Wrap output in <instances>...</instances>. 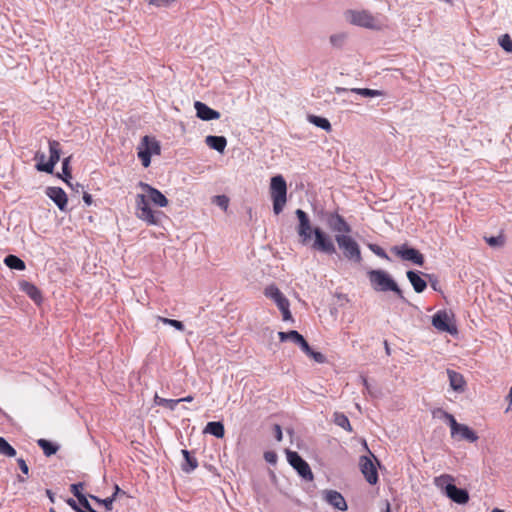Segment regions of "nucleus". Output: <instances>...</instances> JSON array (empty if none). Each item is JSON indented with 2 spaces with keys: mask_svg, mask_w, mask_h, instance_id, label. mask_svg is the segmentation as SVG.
<instances>
[{
  "mask_svg": "<svg viewBox=\"0 0 512 512\" xmlns=\"http://www.w3.org/2000/svg\"><path fill=\"white\" fill-rule=\"evenodd\" d=\"M333 417H334V423L337 426L345 429L348 432H352V426L350 424V421L344 413L335 412Z\"/></svg>",
  "mask_w": 512,
  "mask_h": 512,
  "instance_id": "bb28decb",
  "label": "nucleus"
},
{
  "mask_svg": "<svg viewBox=\"0 0 512 512\" xmlns=\"http://www.w3.org/2000/svg\"><path fill=\"white\" fill-rule=\"evenodd\" d=\"M17 463H18V466H19L20 470L25 475V476L18 475V481L19 482H25L27 477H28V475H29V467H28L26 461L23 458H18L17 459Z\"/></svg>",
  "mask_w": 512,
  "mask_h": 512,
  "instance_id": "f704fd0d",
  "label": "nucleus"
},
{
  "mask_svg": "<svg viewBox=\"0 0 512 512\" xmlns=\"http://www.w3.org/2000/svg\"><path fill=\"white\" fill-rule=\"evenodd\" d=\"M214 203L217 204L222 209L227 210L228 205H229V199L225 195H218V196H215Z\"/></svg>",
  "mask_w": 512,
  "mask_h": 512,
  "instance_id": "a19ab883",
  "label": "nucleus"
},
{
  "mask_svg": "<svg viewBox=\"0 0 512 512\" xmlns=\"http://www.w3.org/2000/svg\"><path fill=\"white\" fill-rule=\"evenodd\" d=\"M407 278L409 279L410 283L412 284L415 292L421 293L426 289V287H427L426 281L424 279H422L416 272L408 271Z\"/></svg>",
  "mask_w": 512,
  "mask_h": 512,
  "instance_id": "5701e85b",
  "label": "nucleus"
},
{
  "mask_svg": "<svg viewBox=\"0 0 512 512\" xmlns=\"http://www.w3.org/2000/svg\"><path fill=\"white\" fill-rule=\"evenodd\" d=\"M307 356L311 357L317 363H324L326 361V357L321 352H316L312 349Z\"/></svg>",
  "mask_w": 512,
  "mask_h": 512,
  "instance_id": "37998d69",
  "label": "nucleus"
},
{
  "mask_svg": "<svg viewBox=\"0 0 512 512\" xmlns=\"http://www.w3.org/2000/svg\"><path fill=\"white\" fill-rule=\"evenodd\" d=\"M175 0H149L150 4H153L155 6L161 7V6H168L171 3H173Z\"/></svg>",
  "mask_w": 512,
  "mask_h": 512,
  "instance_id": "49530a36",
  "label": "nucleus"
},
{
  "mask_svg": "<svg viewBox=\"0 0 512 512\" xmlns=\"http://www.w3.org/2000/svg\"><path fill=\"white\" fill-rule=\"evenodd\" d=\"M274 458H275V455L274 454H271V453H266L265 454V459L269 462H273L274 461Z\"/></svg>",
  "mask_w": 512,
  "mask_h": 512,
  "instance_id": "4d7b16f0",
  "label": "nucleus"
},
{
  "mask_svg": "<svg viewBox=\"0 0 512 512\" xmlns=\"http://www.w3.org/2000/svg\"><path fill=\"white\" fill-rule=\"evenodd\" d=\"M367 276L375 291H393L399 298L404 299L402 290L386 271L370 270L367 272Z\"/></svg>",
  "mask_w": 512,
  "mask_h": 512,
  "instance_id": "20e7f679",
  "label": "nucleus"
},
{
  "mask_svg": "<svg viewBox=\"0 0 512 512\" xmlns=\"http://www.w3.org/2000/svg\"><path fill=\"white\" fill-rule=\"evenodd\" d=\"M385 512H391L390 504L387 502Z\"/></svg>",
  "mask_w": 512,
  "mask_h": 512,
  "instance_id": "680f3d73",
  "label": "nucleus"
},
{
  "mask_svg": "<svg viewBox=\"0 0 512 512\" xmlns=\"http://www.w3.org/2000/svg\"><path fill=\"white\" fill-rule=\"evenodd\" d=\"M275 429V438L277 441H281L282 440V430H281V427L279 425H275L274 427Z\"/></svg>",
  "mask_w": 512,
  "mask_h": 512,
  "instance_id": "3c124183",
  "label": "nucleus"
},
{
  "mask_svg": "<svg viewBox=\"0 0 512 512\" xmlns=\"http://www.w3.org/2000/svg\"><path fill=\"white\" fill-rule=\"evenodd\" d=\"M38 446L43 450L45 456L49 457L54 455L58 451V446L51 443L46 439H39L37 441Z\"/></svg>",
  "mask_w": 512,
  "mask_h": 512,
  "instance_id": "cd10ccee",
  "label": "nucleus"
},
{
  "mask_svg": "<svg viewBox=\"0 0 512 512\" xmlns=\"http://www.w3.org/2000/svg\"><path fill=\"white\" fill-rule=\"evenodd\" d=\"M344 39H345L344 34H335L330 37V42L334 46H340L343 43Z\"/></svg>",
  "mask_w": 512,
  "mask_h": 512,
  "instance_id": "a18cd8bd",
  "label": "nucleus"
},
{
  "mask_svg": "<svg viewBox=\"0 0 512 512\" xmlns=\"http://www.w3.org/2000/svg\"><path fill=\"white\" fill-rule=\"evenodd\" d=\"M154 401L157 405L169 408L170 410H174L176 406L181 402V400L166 399L158 395H155Z\"/></svg>",
  "mask_w": 512,
  "mask_h": 512,
  "instance_id": "c756f323",
  "label": "nucleus"
},
{
  "mask_svg": "<svg viewBox=\"0 0 512 512\" xmlns=\"http://www.w3.org/2000/svg\"><path fill=\"white\" fill-rule=\"evenodd\" d=\"M205 143L211 149H214V150L222 153L226 148L227 140L224 136L209 135L205 138Z\"/></svg>",
  "mask_w": 512,
  "mask_h": 512,
  "instance_id": "4be33fe9",
  "label": "nucleus"
},
{
  "mask_svg": "<svg viewBox=\"0 0 512 512\" xmlns=\"http://www.w3.org/2000/svg\"><path fill=\"white\" fill-rule=\"evenodd\" d=\"M84 485L82 483H75L70 486V491L78 499V502L82 501L86 496L82 493Z\"/></svg>",
  "mask_w": 512,
  "mask_h": 512,
  "instance_id": "e433bc0d",
  "label": "nucleus"
},
{
  "mask_svg": "<svg viewBox=\"0 0 512 512\" xmlns=\"http://www.w3.org/2000/svg\"><path fill=\"white\" fill-rule=\"evenodd\" d=\"M138 186L145 194H138L135 199L136 216L138 219L146 222L148 225H158L160 220L158 213L153 211L150 203L158 207H166L169 204L166 196L158 189L148 183L139 182Z\"/></svg>",
  "mask_w": 512,
  "mask_h": 512,
  "instance_id": "f257e3e1",
  "label": "nucleus"
},
{
  "mask_svg": "<svg viewBox=\"0 0 512 512\" xmlns=\"http://www.w3.org/2000/svg\"><path fill=\"white\" fill-rule=\"evenodd\" d=\"M46 195L57 205L61 211H66L68 198L60 187H47Z\"/></svg>",
  "mask_w": 512,
  "mask_h": 512,
  "instance_id": "4468645a",
  "label": "nucleus"
},
{
  "mask_svg": "<svg viewBox=\"0 0 512 512\" xmlns=\"http://www.w3.org/2000/svg\"><path fill=\"white\" fill-rule=\"evenodd\" d=\"M287 459L289 464L299 473L301 477L306 480H313V473L308 463L294 451L287 452Z\"/></svg>",
  "mask_w": 512,
  "mask_h": 512,
  "instance_id": "9b49d317",
  "label": "nucleus"
},
{
  "mask_svg": "<svg viewBox=\"0 0 512 512\" xmlns=\"http://www.w3.org/2000/svg\"><path fill=\"white\" fill-rule=\"evenodd\" d=\"M182 454L186 460V464L188 467L184 466L183 470L186 472H190L197 468L198 462L196 458L192 457L188 450H182Z\"/></svg>",
  "mask_w": 512,
  "mask_h": 512,
  "instance_id": "473e14b6",
  "label": "nucleus"
},
{
  "mask_svg": "<svg viewBox=\"0 0 512 512\" xmlns=\"http://www.w3.org/2000/svg\"><path fill=\"white\" fill-rule=\"evenodd\" d=\"M449 322L450 318L445 311H438L432 318V324L437 330L453 333L456 331V328Z\"/></svg>",
  "mask_w": 512,
  "mask_h": 512,
  "instance_id": "2eb2a0df",
  "label": "nucleus"
},
{
  "mask_svg": "<svg viewBox=\"0 0 512 512\" xmlns=\"http://www.w3.org/2000/svg\"><path fill=\"white\" fill-rule=\"evenodd\" d=\"M264 295L275 302L282 313L283 321H293V317L290 312V302L276 285H268L264 289Z\"/></svg>",
  "mask_w": 512,
  "mask_h": 512,
  "instance_id": "1a4fd4ad",
  "label": "nucleus"
},
{
  "mask_svg": "<svg viewBox=\"0 0 512 512\" xmlns=\"http://www.w3.org/2000/svg\"><path fill=\"white\" fill-rule=\"evenodd\" d=\"M67 504L73 509L75 510L76 512H79L80 511V504H77V502L70 498L67 500Z\"/></svg>",
  "mask_w": 512,
  "mask_h": 512,
  "instance_id": "8fccbe9b",
  "label": "nucleus"
},
{
  "mask_svg": "<svg viewBox=\"0 0 512 512\" xmlns=\"http://www.w3.org/2000/svg\"><path fill=\"white\" fill-rule=\"evenodd\" d=\"M499 45L507 52H512V39L508 34H504L499 38Z\"/></svg>",
  "mask_w": 512,
  "mask_h": 512,
  "instance_id": "4c0bfd02",
  "label": "nucleus"
},
{
  "mask_svg": "<svg viewBox=\"0 0 512 512\" xmlns=\"http://www.w3.org/2000/svg\"><path fill=\"white\" fill-rule=\"evenodd\" d=\"M432 414H433V417H441V418L445 419L450 426L451 436L452 437L456 436V429L459 427L460 423H458L456 421L455 417L452 414L446 412L445 410H443L441 408H437V409L433 410Z\"/></svg>",
  "mask_w": 512,
  "mask_h": 512,
  "instance_id": "aec40b11",
  "label": "nucleus"
},
{
  "mask_svg": "<svg viewBox=\"0 0 512 512\" xmlns=\"http://www.w3.org/2000/svg\"><path fill=\"white\" fill-rule=\"evenodd\" d=\"M83 200H84V202L87 205H91L92 204V196L90 194H88V193H84Z\"/></svg>",
  "mask_w": 512,
  "mask_h": 512,
  "instance_id": "603ef678",
  "label": "nucleus"
},
{
  "mask_svg": "<svg viewBox=\"0 0 512 512\" xmlns=\"http://www.w3.org/2000/svg\"><path fill=\"white\" fill-rule=\"evenodd\" d=\"M301 350L308 355L309 352H311V347L309 346L308 342L303 338L298 344H297Z\"/></svg>",
  "mask_w": 512,
  "mask_h": 512,
  "instance_id": "de8ad7c7",
  "label": "nucleus"
},
{
  "mask_svg": "<svg viewBox=\"0 0 512 512\" xmlns=\"http://www.w3.org/2000/svg\"><path fill=\"white\" fill-rule=\"evenodd\" d=\"M324 499L328 504L341 511H346L348 508L344 497L335 490L325 491Z\"/></svg>",
  "mask_w": 512,
  "mask_h": 512,
  "instance_id": "f3484780",
  "label": "nucleus"
},
{
  "mask_svg": "<svg viewBox=\"0 0 512 512\" xmlns=\"http://www.w3.org/2000/svg\"><path fill=\"white\" fill-rule=\"evenodd\" d=\"M485 240L492 247L502 246L505 243V239L501 235L497 237H486Z\"/></svg>",
  "mask_w": 512,
  "mask_h": 512,
  "instance_id": "ea45409f",
  "label": "nucleus"
},
{
  "mask_svg": "<svg viewBox=\"0 0 512 512\" xmlns=\"http://www.w3.org/2000/svg\"><path fill=\"white\" fill-rule=\"evenodd\" d=\"M90 498L99 504H101V502L103 501V499H100L94 495H90Z\"/></svg>",
  "mask_w": 512,
  "mask_h": 512,
  "instance_id": "bf43d9fd",
  "label": "nucleus"
},
{
  "mask_svg": "<svg viewBox=\"0 0 512 512\" xmlns=\"http://www.w3.org/2000/svg\"><path fill=\"white\" fill-rule=\"evenodd\" d=\"M454 477L449 474H443L435 478L436 487L441 489L445 495L457 504H466L469 501L467 490L457 488L454 485Z\"/></svg>",
  "mask_w": 512,
  "mask_h": 512,
  "instance_id": "7ed1b4c3",
  "label": "nucleus"
},
{
  "mask_svg": "<svg viewBox=\"0 0 512 512\" xmlns=\"http://www.w3.org/2000/svg\"><path fill=\"white\" fill-rule=\"evenodd\" d=\"M369 248L370 250L375 253L377 256L383 258V259H386V260H389V256L387 255V253L384 251V249H382L380 246L376 245V244H370L369 245Z\"/></svg>",
  "mask_w": 512,
  "mask_h": 512,
  "instance_id": "79ce46f5",
  "label": "nucleus"
},
{
  "mask_svg": "<svg viewBox=\"0 0 512 512\" xmlns=\"http://www.w3.org/2000/svg\"><path fill=\"white\" fill-rule=\"evenodd\" d=\"M359 466L362 474L369 484H376L378 482V472L377 469L372 462V460L367 456L360 457Z\"/></svg>",
  "mask_w": 512,
  "mask_h": 512,
  "instance_id": "ddd939ff",
  "label": "nucleus"
},
{
  "mask_svg": "<svg viewBox=\"0 0 512 512\" xmlns=\"http://www.w3.org/2000/svg\"><path fill=\"white\" fill-rule=\"evenodd\" d=\"M351 92L359 94L363 97H378L383 95L382 91L369 88H353L351 89Z\"/></svg>",
  "mask_w": 512,
  "mask_h": 512,
  "instance_id": "2f4dec72",
  "label": "nucleus"
},
{
  "mask_svg": "<svg viewBox=\"0 0 512 512\" xmlns=\"http://www.w3.org/2000/svg\"><path fill=\"white\" fill-rule=\"evenodd\" d=\"M279 339L281 342L290 340L294 342L295 344H298L304 337L297 332L296 330H291L288 332H279L278 333Z\"/></svg>",
  "mask_w": 512,
  "mask_h": 512,
  "instance_id": "c85d7f7f",
  "label": "nucleus"
},
{
  "mask_svg": "<svg viewBox=\"0 0 512 512\" xmlns=\"http://www.w3.org/2000/svg\"><path fill=\"white\" fill-rule=\"evenodd\" d=\"M70 160H71V156L66 157L63 160V162H62V171H63V174H64L63 180L69 186H71V184L69 182V179L72 177V175H71V168H70V165H69L70 164Z\"/></svg>",
  "mask_w": 512,
  "mask_h": 512,
  "instance_id": "72a5a7b5",
  "label": "nucleus"
},
{
  "mask_svg": "<svg viewBox=\"0 0 512 512\" xmlns=\"http://www.w3.org/2000/svg\"><path fill=\"white\" fill-rule=\"evenodd\" d=\"M158 320L161 321L163 324H167V325H170V326L176 328L179 331L184 330V324L181 321L169 319V318H165V317H161V316H158Z\"/></svg>",
  "mask_w": 512,
  "mask_h": 512,
  "instance_id": "c9c22d12",
  "label": "nucleus"
},
{
  "mask_svg": "<svg viewBox=\"0 0 512 512\" xmlns=\"http://www.w3.org/2000/svg\"><path fill=\"white\" fill-rule=\"evenodd\" d=\"M114 501H115L114 497H107V498L103 499L101 504H103L105 506L107 511H110V510H112V504Z\"/></svg>",
  "mask_w": 512,
  "mask_h": 512,
  "instance_id": "09e8293b",
  "label": "nucleus"
},
{
  "mask_svg": "<svg viewBox=\"0 0 512 512\" xmlns=\"http://www.w3.org/2000/svg\"><path fill=\"white\" fill-rule=\"evenodd\" d=\"M384 344H385L386 353L389 355L390 354V348H389L388 342L385 341Z\"/></svg>",
  "mask_w": 512,
  "mask_h": 512,
  "instance_id": "052dcab7",
  "label": "nucleus"
},
{
  "mask_svg": "<svg viewBox=\"0 0 512 512\" xmlns=\"http://www.w3.org/2000/svg\"><path fill=\"white\" fill-rule=\"evenodd\" d=\"M194 397L192 395H188L186 397L180 398L181 402H192Z\"/></svg>",
  "mask_w": 512,
  "mask_h": 512,
  "instance_id": "6e6d98bb",
  "label": "nucleus"
},
{
  "mask_svg": "<svg viewBox=\"0 0 512 512\" xmlns=\"http://www.w3.org/2000/svg\"><path fill=\"white\" fill-rule=\"evenodd\" d=\"M114 490H115V491H114L113 495L111 496V497H114V500L116 499L117 495H119V494H125V492H124V491H122V490L119 488V486H118V485H115Z\"/></svg>",
  "mask_w": 512,
  "mask_h": 512,
  "instance_id": "864d4df0",
  "label": "nucleus"
},
{
  "mask_svg": "<svg viewBox=\"0 0 512 512\" xmlns=\"http://www.w3.org/2000/svg\"><path fill=\"white\" fill-rule=\"evenodd\" d=\"M0 454L6 457H14L16 450L3 437H0Z\"/></svg>",
  "mask_w": 512,
  "mask_h": 512,
  "instance_id": "7c9ffc66",
  "label": "nucleus"
},
{
  "mask_svg": "<svg viewBox=\"0 0 512 512\" xmlns=\"http://www.w3.org/2000/svg\"><path fill=\"white\" fill-rule=\"evenodd\" d=\"M204 433H209L217 438H223L225 435L224 425L219 421L208 422L204 429Z\"/></svg>",
  "mask_w": 512,
  "mask_h": 512,
  "instance_id": "b1692460",
  "label": "nucleus"
},
{
  "mask_svg": "<svg viewBox=\"0 0 512 512\" xmlns=\"http://www.w3.org/2000/svg\"><path fill=\"white\" fill-rule=\"evenodd\" d=\"M270 196L273 202V211L279 215L287 202V184L282 175L271 178Z\"/></svg>",
  "mask_w": 512,
  "mask_h": 512,
  "instance_id": "423d86ee",
  "label": "nucleus"
},
{
  "mask_svg": "<svg viewBox=\"0 0 512 512\" xmlns=\"http://www.w3.org/2000/svg\"><path fill=\"white\" fill-rule=\"evenodd\" d=\"M50 512H56V511H54L53 509H51V510H50Z\"/></svg>",
  "mask_w": 512,
  "mask_h": 512,
  "instance_id": "0e129e2a",
  "label": "nucleus"
},
{
  "mask_svg": "<svg viewBox=\"0 0 512 512\" xmlns=\"http://www.w3.org/2000/svg\"><path fill=\"white\" fill-rule=\"evenodd\" d=\"M194 108L196 110V116L204 121L214 120L220 118V113L201 101H196L194 103Z\"/></svg>",
  "mask_w": 512,
  "mask_h": 512,
  "instance_id": "dca6fc26",
  "label": "nucleus"
},
{
  "mask_svg": "<svg viewBox=\"0 0 512 512\" xmlns=\"http://www.w3.org/2000/svg\"><path fill=\"white\" fill-rule=\"evenodd\" d=\"M4 263L10 269L22 271V270H25V268H26L25 262L15 255L6 256L4 259Z\"/></svg>",
  "mask_w": 512,
  "mask_h": 512,
  "instance_id": "393cba45",
  "label": "nucleus"
},
{
  "mask_svg": "<svg viewBox=\"0 0 512 512\" xmlns=\"http://www.w3.org/2000/svg\"><path fill=\"white\" fill-rule=\"evenodd\" d=\"M335 240L347 260L356 263H360L362 261L360 246L351 236L337 234L335 236Z\"/></svg>",
  "mask_w": 512,
  "mask_h": 512,
  "instance_id": "6e6552de",
  "label": "nucleus"
},
{
  "mask_svg": "<svg viewBox=\"0 0 512 512\" xmlns=\"http://www.w3.org/2000/svg\"><path fill=\"white\" fill-rule=\"evenodd\" d=\"M337 222H338V225L334 227V230L335 231H338V232H344V233H349L351 231V228L350 226L348 225V223L344 220L343 217L341 216H337Z\"/></svg>",
  "mask_w": 512,
  "mask_h": 512,
  "instance_id": "58836bf2",
  "label": "nucleus"
},
{
  "mask_svg": "<svg viewBox=\"0 0 512 512\" xmlns=\"http://www.w3.org/2000/svg\"><path fill=\"white\" fill-rule=\"evenodd\" d=\"M454 438H457L458 440H467L471 443L478 440L477 434L465 424H459V427L456 429V436Z\"/></svg>",
  "mask_w": 512,
  "mask_h": 512,
  "instance_id": "412c9836",
  "label": "nucleus"
},
{
  "mask_svg": "<svg viewBox=\"0 0 512 512\" xmlns=\"http://www.w3.org/2000/svg\"><path fill=\"white\" fill-rule=\"evenodd\" d=\"M46 494L48 496V498L50 499L51 502H54V494L51 490L47 489L46 490Z\"/></svg>",
  "mask_w": 512,
  "mask_h": 512,
  "instance_id": "13d9d810",
  "label": "nucleus"
},
{
  "mask_svg": "<svg viewBox=\"0 0 512 512\" xmlns=\"http://www.w3.org/2000/svg\"><path fill=\"white\" fill-rule=\"evenodd\" d=\"M295 213L299 220L297 232L301 243L304 245L307 244L311 240L313 233L315 239L312 244V248L326 254H334L336 252V248L329 235L318 227L312 229L309 217L303 210L297 209Z\"/></svg>",
  "mask_w": 512,
  "mask_h": 512,
  "instance_id": "f03ea898",
  "label": "nucleus"
},
{
  "mask_svg": "<svg viewBox=\"0 0 512 512\" xmlns=\"http://www.w3.org/2000/svg\"><path fill=\"white\" fill-rule=\"evenodd\" d=\"M160 153V143L154 137L147 135L142 137L137 146V156L141 160L143 167H149L151 164V156L160 155Z\"/></svg>",
  "mask_w": 512,
  "mask_h": 512,
  "instance_id": "0eeeda50",
  "label": "nucleus"
},
{
  "mask_svg": "<svg viewBox=\"0 0 512 512\" xmlns=\"http://www.w3.org/2000/svg\"><path fill=\"white\" fill-rule=\"evenodd\" d=\"M48 144H49V152H50L49 160L46 163L37 162L36 169L38 171L51 174L54 171L55 165L60 160L61 145L56 140H49Z\"/></svg>",
  "mask_w": 512,
  "mask_h": 512,
  "instance_id": "9d476101",
  "label": "nucleus"
},
{
  "mask_svg": "<svg viewBox=\"0 0 512 512\" xmlns=\"http://www.w3.org/2000/svg\"><path fill=\"white\" fill-rule=\"evenodd\" d=\"M447 374L450 382V387L456 392H464L466 381L463 375L450 369L447 370Z\"/></svg>",
  "mask_w": 512,
  "mask_h": 512,
  "instance_id": "6ab92c4d",
  "label": "nucleus"
},
{
  "mask_svg": "<svg viewBox=\"0 0 512 512\" xmlns=\"http://www.w3.org/2000/svg\"><path fill=\"white\" fill-rule=\"evenodd\" d=\"M391 251L399 256L402 260L411 261L416 265L424 264V256L417 249L408 247L406 244L394 246Z\"/></svg>",
  "mask_w": 512,
  "mask_h": 512,
  "instance_id": "f8f14e48",
  "label": "nucleus"
},
{
  "mask_svg": "<svg viewBox=\"0 0 512 512\" xmlns=\"http://www.w3.org/2000/svg\"><path fill=\"white\" fill-rule=\"evenodd\" d=\"M492 512H504V511H503V510H501V509H498V508H494V509L492 510Z\"/></svg>",
  "mask_w": 512,
  "mask_h": 512,
  "instance_id": "e2e57ef3",
  "label": "nucleus"
},
{
  "mask_svg": "<svg viewBox=\"0 0 512 512\" xmlns=\"http://www.w3.org/2000/svg\"><path fill=\"white\" fill-rule=\"evenodd\" d=\"M19 287L20 290L26 293L35 303L42 301L41 291L33 283L23 280L19 282Z\"/></svg>",
  "mask_w": 512,
  "mask_h": 512,
  "instance_id": "a211bd4d",
  "label": "nucleus"
},
{
  "mask_svg": "<svg viewBox=\"0 0 512 512\" xmlns=\"http://www.w3.org/2000/svg\"><path fill=\"white\" fill-rule=\"evenodd\" d=\"M308 120L310 123L314 124L319 128L324 129L327 132H330L332 130L331 124L327 118L316 115H309Z\"/></svg>",
  "mask_w": 512,
  "mask_h": 512,
  "instance_id": "a878e982",
  "label": "nucleus"
},
{
  "mask_svg": "<svg viewBox=\"0 0 512 512\" xmlns=\"http://www.w3.org/2000/svg\"><path fill=\"white\" fill-rule=\"evenodd\" d=\"M345 19L352 25L380 30L383 27L381 20L368 10H347Z\"/></svg>",
  "mask_w": 512,
  "mask_h": 512,
  "instance_id": "39448f33",
  "label": "nucleus"
},
{
  "mask_svg": "<svg viewBox=\"0 0 512 512\" xmlns=\"http://www.w3.org/2000/svg\"><path fill=\"white\" fill-rule=\"evenodd\" d=\"M80 504V511L79 512H97L94 510L91 505L89 504L87 498H83L82 501L79 502Z\"/></svg>",
  "mask_w": 512,
  "mask_h": 512,
  "instance_id": "c03bdc74",
  "label": "nucleus"
},
{
  "mask_svg": "<svg viewBox=\"0 0 512 512\" xmlns=\"http://www.w3.org/2000/svg\"><path fill=\"white\" fill-rule=\"evenodd\" d=\"M35 159H36L38 162L45 163V162H44L45 155H44L43 153H39V152H37V153H36V155H35Z\"/></svg>",
  "mask_w": 512,
  "mask_h": 512,
  "instance_id": "5fc2aeb1",
  "label": "nucleus"
}]
</instances>
